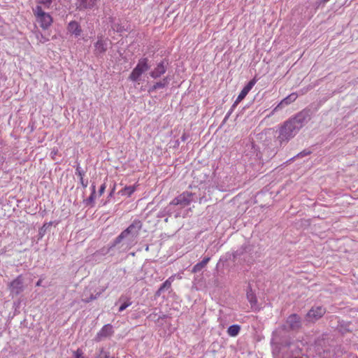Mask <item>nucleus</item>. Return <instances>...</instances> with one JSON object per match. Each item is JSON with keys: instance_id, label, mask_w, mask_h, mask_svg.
Wrapping results in <instances>:
<instances>
[{"instance_id": "obj_35", "label": "nucleus", "mask_w": 358, "mask_h": 358, "mask_svg": "<svg viewBox=\"0 0 358 358\" xmlns=\"http://www.w3.org/2000/svg\"><path fill=\"white\" fill-rule=\"evenodd\" d=\"M76 174L79 176L80 178H83L85 175L84 171L81 170L80 166H78L76 170Z\"/></svg>"}, {"instance_id": "obj_16", "label": "nucleus", "mask_w": 358, "mask_h": 358, "mask_svg": "<svg viewBox=\"0 0 358 358\" xmlns=\"http://www.w3.org/2000/svg\"><path fill=\"white\" fill-rule=\"evenodd\" d=\"M297 98V94L295 93H292L285 99H283L278 106L273 110L271 114H273L275 112L281 109L284 106H287L291 103L294 102Z\"/></svg>"}, {"instance_id": "obj_40", "label": "nucleus", "mask_w": 358, "mask_h": 358, "mask_svg": "<svg viewBox=\"0 0 358 358\" xmlns=\"http://www.w3.org/2000/svg\"><path fill=\"white\" fill-rule=\"evenodd\" d=\"M210 259V257H204L203 259L201 262V264L204 266V267L207 265Z\"/></svg>"}, {"instance_id": "obj_20", "label": "nucleus", "mask_w": 358, "mask_h": 358, "mask_svg": "<svg viewBox=\"0 0 358 358\" xmlns=\"http://www.w3.org/2000/svg\"><path fill=\"white\" fill-rule=\"evenodd\" d=\"M119 301H122V303L119 308V312H122L127 307L131 305L132 302L130 301V299H129L127 296L122 295Z\"/></svg>"}, {"instance_id": "obj_33", "label": "nucleus", "mask_w": 358, "mask_h": 358, "mask_svg": "<svg viewBox=\"0 0 358 358\" xmlns=\"http://www.w3.org/2000/svg\"><path fill=\"white\" fill-rule=\"evenodd\" d=\"M38 2L44 5L46 8H49L52 3V0H39Z\"/></svg>"}, {"instance_id": "obj_10", "label": "nucleus", "mask_w": 358, "mask_h": 358, "mask_svg": "<svg viewBox=\"0 0 358 358\" xmlns=\"http://www.w3.org/2000/svg\"><path fill=\"white\" fill-rule=\"evenodd\" d=\"M286 324L290 330L298 331L302 326L301 318L296 314H292L287 317Z\"/></svg>"}, {"instance_id": "obj_3", "label": "nucleus", "mask_w": 358, "mask_h": 358, "mask_svg": "<svg viewBox=\"0 0 358 358\" xmlns=\"http://www.w3.org/2000/svg\"><path fill=\"white\" fill-rule=\"evenodd\" d=\"M299 131L297 127L289 119L280 127L275 142L281 146L294 138Z\"/></svg>"}, {"instance_id": "obj_2", "label": "nucleus", "mask_w": 358, "mask_h": 358, "mask_svg": "<svg viewBox=\"0 0 358 358\" xmlns=\"http://www.w3.org/2000/svg\"><path fill=\"white\" fill-rule=\"evenodd\" d=\"M257 252L255 250V246L250 243H245L233 253V261L251 264L257 257Z\"/></svg>"}, {"instance_id": "obj_25", "label": "nucleus", "mask_w": 358, "mask_h": 358, "mask_svg": "<svg viewBox=\"0 0 358 358\" xmlns=\"http://www.w3.org/2000/svg\"><path fill=\"white\" fill-rule=\"evenodd\" d=\"M96 194V186L95 185H92V193L89 198L86 200V204L89 205L94 202Z\"/></svg>"}, {"instance_id": "obj_29", "label": "nucleus", "mask_w": 358, "mask_h": 358, "mask_svg": "<svg viewBox=\"0 0 358 358\" xmlns=\"http://www.w3.org/2000/svg\"><path fill=\"white\" fill-rule=\"evenodd\" d=\"M310 154H311V151L310 150H304L301 151V152H299V154H297L292 159H295V158H302L303 157L309 155Z\"/></svg>"}, {"instance_id": "obj_32", "label": "nucleus", "mask_w": 358, "mask_h": 358, "mask_svg": "<svg viewBox=\"0 0 358 358\" xmlns=\"http://www.w3.org/2000/svg\"><path fill=\"white\" fill-rule=\"evenodd\" d=\"M100 358H112L108 352H106L103 349H101L100 351Z\"/></svg>"}, {"instance_id": "obj_4", "label": "nucleus", "mask_w": 358, "mask_h": 358, "mask_svg": "<svg viewBox=\"0 0 358 358\" xmlns=\"http://www.w3.org/2000/svg\"><path fill=\"white\" fill-rule=\"evenodd\" d=\"M150 68L149 60L147 57L140 59L137 65L129 75V80L134 82L138 81L141 75L148 71Z\"/></svg>"}, {"instance_id": "obj_26", "label": "nucleus", "mask_w": 358, "mask_h": 358, "mask_svg": "<svg viewBox=\"0 0 358 358\" xmlns=\"http://www.w3.org/2000/svg\"><path fill=\"white\" fill-rule=\"evenodd\" d=\"M248 94V92L246 90H245L244 88H243V90L238 94L236 100L234 101L235 105H238L247 96Z\"/></svg>"}, {"instance_id": "obj_44", "label": "nucleus", "mask_w": 358, "mask_h": 358, "mask_svg": "<svg viewBox=\"0 0 358 358\" xmlns=\"http://www.w3.org/2000/svg\"><path fill=\"white\" fill-rule=\"evenodd\" d=\"M114 191H115V187L113 188V189L111 190V192H110L109 194V196H112L113 193H114Z\"/></svg>"}, {"instance_id": "obj_45", "label": "nucleus", "mask_w": 358, "mask_h": 358, "mask_svg": "<svg viewBox=\"0 0 358 358\" xmlns=\"http://www.w3.org/2000/svg\"><path fill=\"white\" fill-rule=\"evenodd\" d=\"M145 250H146V251H148V250H149V245H146Z\"/></svg>"}, {"instance_id": "obj_41", "label": "nucleus", "mask_w": 358, "mask_h": 358, "mask_svg": "<svg viewBox=\"0 0 358 358\" xmlns=\"http://www.w3.org/2000/svg\"><path fill=\"white\" fill-rule=\"evenodd\" d=\"M106 189V184L103 183L101 185L100 189L99 190V194L101 196L105 191Z\"/></svg>"}, {"instance_id": "obj_14", "label": "nucleus", "mask_w": 358, "mask_h": 358, "mask_svg": "<svg viewBox=\"0 0 358 358\" xmlns=\"http://www.w3.org/2000/svg\"><path fill=\"white\" fill-rule=\"evenodd\" d=\"M66 29L69 33H70L71 35H73L76 38L81 35L82 29L80 24L76 20L71 21L68 24Z\"/></svg>"}, {"instance_id": "obj_18", "label": "nucleus", "mask_w": 358, "mask_h": 358, "mask_svg": "<svg viewBox=\"0 0 358 358\" xmlns=\"http://www.w3.org/2000/svg\"><path fill=\"white\" fill-rule=\"evenodd\" d=\"M169 80L170 79L169 78V77H164L161 80L155 83L152 86L150 87V88L148 89V92L151 93L156 91L158 89H163L169 85Z\"/></svg>"}, {"instance_id": "obj_9", "label": "nucleus", "mask_w": 358, "mask_h": 358, "mask_svg": "<svg viewBox=\"0 0 358 358\" xmlns=\"http://www.w3.org/2000/svg\"><path fill=\"white\" fill-rule=\"evenodd\" d=\"M10 294L13 296H17L24 290V281L22 275L17 276L9 285Z\"/></svg>"}, {"instance_id": "obj_17", "label": "nucleus", "mask_w": 358, "mask_h": 358, "mask_svg": "<svg viewBox=\"0 0 358 358\" xmlns=\"http://www.w3.org/2000/svg\"><path fill=\"white\" fill-rule=\"evenodd\" d=\"M37 20L40 23L41 27L44 29H48L52 22V18L51 15L48 13L42 14V15L39 17Z\"/></svg>"}, {"instance_id": "obj_6", "label": "nucleus", "mask_w": 358, "mask_h": 358, "mask_svg": "<svg viewBox=\"0 0 358 358\" xmlns=\"http://www.w3.org/2000/svg\"><path fill=\"white\" fill-rule=\"evenodd\" d=\"M311 118V112L310 109H303L298 113L294 117L289 120L300 130L306 124H307Z\"/></svg>"}, {"instance_id": "obj_39", "label": "nucleus", "mask_w": 358, "mask_h": 358, "mask_svg": "<svg viewBox=\"0 0 358 358\" xmlns=\"http://www.w3.org/2000/svg\"><path fill=\"white\" fill-rule=\"evenodd\" d=\"M210 259V257H204L203 259L201 262V264L204 266V267L207 265Z\"/></svg>"}, {"instance_id": "obj_34", "label": "nucleus", "mask_w": 358, "mask_h": 358, "mask_svg": "<svg viewBox=\"0 0 358 358\" xmlns=\"http://www.w3.org/2000/svg\"><path fill=\"white\" fill-rule=\"evenodd\" d=\"M99 294H100L99 293L96 294V295L91 294L89 298H86V299H83V301L85 303H89V302L96 299L97 298V295H99Z\"/></svg>"}, {"instance_id": "obj_15", "label": "nucleus", "mask_w": 358, "mask_h": 358, "mask_svg": "<svg viewBox=\"0 0 358 358\" xmlns=\"http://www.w3.org/2000/svg\"><path fill=\"white\" fill-rule=\"evenodd\" d=\"M336 329L341 334H345L348 332H352L353 331V327L351 322L338 320Z\"/></svg>"}, {"instance_id": "obj_46", "label": "nucleus", "mask_w": 358, "mask_h": 358, "mask_svg": "<svg viewBox=\"0 0 358 358\" xmlns=\"http://www.w3.org/2000/svg\"><path fill=\"white\" fill-rule=\"evenodd\" d=\"M185 139H186V138H185V136L183 135V136H182V140L183 141H185Z\"/></svg>"}, {"instance_id": "obj_47", "label": "nucleus", "mask_w": 358, "mask_h": 358, "mask_svg": "<svg viewBox=\"0 0 358 358\" xmlns=\"http://www.w3.org/2000/svg\"><path fill=\"white\" fill-rule=\"evenodd\" d=\"M123 245H122H122H120V248H122V246H123Z\"/></svg>"}, {"instance_id": "obj_12", "label": "nucleus", "mask_w": 358, "mask_h": 358, "mask_svg": "<svg viewBox=\"0 0 358 358\" xmlns=\"http://www.w3.org/2000/svg\"><path fill=\"white\" fill-rule=\"evenodd\" d=\"M113 334V331L112 325L110 324H106L96 334V335L94 338V341L96 342H99L103 338L110 336Z\"/></svg>"}, {"instance_id": "obj_38", "label": "nucleus", "mask_w": 358, "mask_h": 358, "mask_svg": "<svg viewBox=\"0 0 358 358\" xmlns=\"http://www.w3.org/2000/svg\"><path fill=\"white\" fill-rule=\"evenodd\" d=\"M80 182L83 188L87 187L88 185L87 180H84L83 178L81 177V178H80Z\"/></svg>"}, {"instance_id": "obj_36", "label": "nucleus", "mask_w": 358, "mask_h": 358, "mask_svg": "<svg viewBox=\"0 0 358 358\" xmlns=\"http://www.w3.org/2000/svg\"><path fill=\"white\" fill-rule=\"evenodd\" d=\"M115 29H116V31L117 32H122L124 31H126V29L124 28V26L121 25V24H115Z\"/></svg>"}, {"instance_id": "obj_43", "label": "nucleus", "mask_w": 358, "mask_h": 358, "mask_svg": "<svg viewBox=\"0 0 358 358\" xmlns=\"http://www.w3.org/2000/svg\"><path fill=\"white\" fill-rule=\"evenodd\" d=\"M41 284H42V280H41V279H40V280H38L37 281V282H36V286H41Z\"/></svg>"}, {"instance_id": "obj_23", "label": "nucleus", "mask_w": 358, "mask_h": 358, "mask_svg": "<svg viewBox=\"0 0 358 358\" xmlns=\"http://www.w3.org/2000/svg\"><path fill=\"white\" fill-rule=\"evenodd\" d=\"M173 280V276L170 277L168 278L162 285L160 286L161 290L163 292L169 290L171 287V283Z\"/></svg>"}, {"instance_id": "obj_42", "label": "nucleus", "mask_w": 358, "mask_h": 358, "mask_svg": "<svg viewBox=\"0 0 358 358\" xmlns=\"http://www.w3.org/2000/svg\"><path fill=\"white\" fill-rule=\"evenodd\" d=\"M162 292H164L162 290H161L160 288H159L158 290L155 293V296H159Z\"/></svg>"}, {"instance_id": "obj_30", "label": "nucleus", "mask_w": 358, "mask_h": 358, "mask_svg": "<svg viewBox=\"0 0 358 358\" xmlns=\"http://www.w3.org/2000/svg\"><path fill=\"white\" fill-rule=\"evenodd\" d=\"M203 268H204V266L200 262L194 266V267L192 268V273H198V272L201 271Z\"/></svg>"}, {"instance_id": "obj_28", "label": "nucleus", "mask_w": 358, "mask_h": 358, "mask_svg": "<svg viewBox=\"0 0 358 358\" xmlns=\"http://www.w3.org/2000/svg\"><path fill=\"white\" fill-rule=\"evenodd\" d=\"M257 83V80L255 78L252 79L248 82V83L243 87L245 90H246L248 92L251 90V89L253 87V86Z\"/></svg>"}, {"instance_id": "obj_21", "label": "nucleus", "mask_w": 358, "mask_h": 358, "mask_svg": "<svg viewBox=\"0 0 358 358\" xmlns=\"http://www.w3.org/2000/svg\"><path fill=\"white\" fill-rule=\"evenodd\" d=\"M241 331V326L238 324H233L229 327L227 329V334L231 337L238 336Z\"/></svg>"}, {"instance_id": "obj_48", "label": "nucleus", "mask_w": 358, "mask_h": 358, "mask_svg": "<svg viewBox=\"0 0 358 358\" xmlns=\"http://www.w3.org/2000/svg\"><path fill=\"white\" fill-rule=\"evenodd\" d=\"M82 358H85V357H82Z\"/></svg>"}, {"instance_id": "obj_5", "label": "nucleus", "mask_w": 358, "mask_h": 358, "mask_svg": "<svg viewBox=\"0 0 358 358\" xmlns=\"http://www.w3.org/2000/svg\"><path fill=\"white\" fill-rule=\"evenodd\" d=\"M195 199V194L186 191L173 199L170 205L180 206V208H184L189 206L191 202L194 201Z\"/></svg>"}, {"instance_id": "obj_19", "label": "nucleus", "mask_w": 358, "mask_h": 358, "mask_svg": "<svg viewBox=\"0 0 358 358\" xmlns=\"http://www.w3.org/2000/svg\"><path fill=\"white\" fill-rule=\"evenodd\" d=\"M246 296L247 299L250 303L251 308L255 311L259 310V308L257 306V299L256 295L253 293L251 289L247 292Z\"/></svg>"}, {"instance_id": "obj_13", "label": "nucleus", "mask_w": 358, "mask_h": 358, "mask_svg": "<svg viewBox=\"0 0 358 358\" xmlns=\"http://www.w3.org/2000/svg\"><path fill=\"white\" fill-rule=\"evenodd\" d=\"M98 0H76V8L79 10L92 9Z\"/></svg>"}, {"instance_id": "obj_8", "label": "nucleus", "mask_w": 358, "mask_h": 358, "mask_svg": "<svg viewBox=\"0 0 358 358\" xmlns=\"http://www.w3.org/2000/svg\"><path fill=\"white\" fill-rule=\"evenodd\" d=\"M169 61L166 59H162L161 62L157 64V66L150 72V76L154 79L160 78L164 75L168 69Z\"/></svg>"}, {"instance_id": "obj_24", "label": "nucleus", "mask_w": 358, "mask_h": 358, "mask_svg": "<svg viewBox=\"0 0 358 358\" xmlns=\"http://www.w3.org/2000/svg\"><path fill=\"white\" fill-rule=\"evenodd\" d=\"M52 225V222H50L48 223H45L40 229L38 231L39 238H41L44 236L46 233L47 229Z\"/></svg>"}, {"instance_id": "obj_37", "label": "nucleus", "mask_w": 358, "mask_h": 358, "mask_svg": "<svg viewBox=\"0 0 358 358\" xmlns=\"http://www.w3.org/2000/svg\"><path fill=\"white\" fill-rule=\"evenodd\" d=\"M74 356H75V358H82V357H84L83 356V352L80 349H78L75 352H74Z\"/></svg>"}, {"instance_id": "obj_22", "label": "nucleus", "mask_w": 358, "mask_h": 358, "mask_svg": "<svg viewBox=\"0 0 358 358\" xmlns=\"http://www.w3.org/2000/svg\"><path fill=\"white\" fill-rule=\"evenodd\" d=\"M135 189V186H126L122 189L119 193L122 195H127V196H130L134 192Z\"/></svg>"}, {"instance_id": "obj_1", "label": "nucleus", "mask_w": 358, "mask_h": 358, "mask_svg": "<svg viewBox=\"0 0 358 358\" xmlns=\"http://www.w3.org/2000/svg\"><path fill=\"white\" fill-rule=\"evenodd\" d=\"M142 227L143 224L141 220H134L126 229L115 238L110 248L116 247L122 243V245H126V247L130 249L137 243V238Z\"/></svg>"}, {"instance_id": "obj_11", "label": "nucleus", "mask_w": 358, "mask_h": 358, "mask_svg": "<svg viewBox=\"0 0 358 358\" xmlns=\"http://www.w3.org/2000/svg\"><path fill=\"white\" fill-rule=\"evenodd\" d=\"M108 39L103 40L102 37H98L97 41L94 43V54L96 55H102L108 50Z\"/></svg>"}, {"instance_id": "obj_31", "label": "nucleus", "mask_w": 358, "mask_h": 358, "mask_svg": "<svg viewBox=\"0 0 358 358\" xmlns=\"http://www.w3.org/2000/svg\"><path fill=\"white\" fill-rule=\"evenodd\" d=\"M236 106H237V105H235V102H234V104L231 106V107L230 110H229V112L225 115L224 119V122H225L228 120V118L229 117V116L231 115V114L232 113L233 110H234V108Z\"/></svg>"}, {"instance_id": "obj_7", "label": "nucleus", "mask_w": 358, "mask_h": 358, "mask_svg": "<svg viewBox=\"0 0 358 358\" xmlns=\"http://www.w3.org/2000/svg\"><path fill=\"white\" fill-rule=\"evenodd\" d=\"M326 313V308L322 306H313L307 313L306 319L308 322H314L321 318Z\"/></svg>"}, {"instance_id": "obj_27", "label": "nucleus", "mask_w": 358, "mask_h": 358, "mask_svg": "<svg viewBox=\"0 0 358 358\" xmlns=\"http://www.w3.org/2000/svg\"><path fill=\"white\" fill-rule=\"evenodd\" d=\"M34 13L35 14V15L36 16L37 19H38L39 17H41L42 15V14H45V12H44L41 8V6H37L34 9Z\"/></svg>"}]
</instances>
